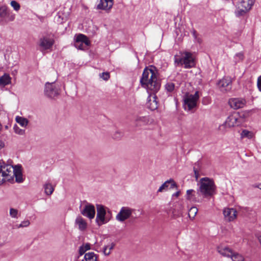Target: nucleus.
<instances>
[{
	"instance_id": "31",
	"label": "nucleus",
	"mask_w": 261,
	"mask_h": 261,
	"mask_svg": "<svg viewBox=\"0 0 261 261\" xmlns=\"http://www.w3.org/2000/svg\"><path fill=\"white\" fill-rule=\"evenodd\" d=\"M195 191L193 190H188L187 191V198L192 201H198L196 198L195 197L194 195L193 194V193H194Z\"/></svg>"
},
{
	"instance_id": "27",
	"label": "nucleus",
	"mask_w": 261,
	"mask_h": 261,
	"mask_svg": "<svg viewBox=\"0 0 261 261\" xmlns=\"http://www.w3.org/2000/svg\"><path fill=\"white\" fill-rule=\"evenodd\" d=\"M15 120L22 127H27L29 123V121L27 118L20 116H16L15 118Z\"/></svg>"
},
{
	"instance_id": "19",
	"label": "nucleus",
	"mask_w": 261,
	"mask_h": 261,
	"mask_svg": "<svg viewBox=\"0 0 261 261\" xmlns=\"http://www.w3.org/2000/svg\"><path fill=\"white\" fill-rule=\"evenodd\" d=\"M75 225L82 231H85L88 227L87 221L81 216H78L75 220Z\"/></svg>"
},
{
	"instance_id": "34",
	"label": "nucleus",
	"mask_w": 261,
	"mask_h": 261,
	"mask_svg": "<svg viewBox=\"0 0 261 261\" xmlns=\"http://www.w3.org/2000/svg\"><path fill=\"white\" fill-rule=\"evenodd\" d=\"M30 221L29 220H25L22 221L20 224L15 225V227L16 228L27 227L30 226Z\"/></svg>"
},
{
	"instance_id": "20",
	"label": "nucleus",
	"mask_w": 261,
	"mask_h": 261,
	"mask_svg": "<svg viewBox=\"0 0 261 261\" xmlns=\"http://www.w3.org/2000/svg\"><path fill=\"white\" fill-rule=\"evenodd\" d=\"M113 5V0H100L97 6L98 9L109 10Z\"/></svg>"
},
{
	"instance_id": "13",
	"label": "nucleus",
	"mask_w": 261,
	"mask_h": 261,
	"mask_svg": "<svg viewBox=\"0 0 261 261\" xmlns=\"http://www.w3.org/2000/svg\"><path fill=\"white\" fill-rule=\"evenodd\" d=\"M55 41L54 39L47 36L41 37L38 42L39 50L43 52L44 50L51 49L54 45Z\"/></svg>"
},
{
	"instance_id": "8",
	"label": "nucleus",
	"mask_w": 261,
	"mask_h": 261,
	"mask_svg": "<svg viewBox=\"0 0 261 261\" xmlns=\"http://www.w3.org/2000/svg\"><path fill=\"white\" fill-rule=\"evenodd\" d=\"M255 0H242L238 5L236 15L240 16L245 14L250 10Z\"/></svg>"
},
{
	"instance_id": "48",
	"label": "nucleus",
	"mask_w": 261,
	"mask_h": 261,
	"mask_svg": "<svg viewBox=\"0 0 261 261\" xmlns=\"http://www.w3.org/2000/svg\"><path fill=\"white\" fill-rule=\"evenodd\" d=\"M179 194H180V192L177 191L173 195V196H175V197H177L179 196Z\"/></svg>"
},
{
	"instance_id": "25",
	"label": "nucleus",
	"mask_w": 261,
	"mask_h": 261,
	"mask_svg": "<svg viewBox=\"0 0 261 261\" xmlns=\"http://www.w3.org/2000/svg\"><path fill=\"white\" fill-rule=\"evenodd\" d=\"M11 77L8 73H5L3 76L0 77V85L5 87L11 84Z\"/></svg>"
},
{
	"instance_id": "46",
	"label": "nucleus",
	"mask_w": 261,
	"mask_h": 261,
	"mask_svg": "<svg viewBox=\"0 0 261 261\" xmlns=\"http://www.w3.org/2000/svg\"><path fill=\"white\" fill-rule=\"evenodd\" d=\"M192 34L194 38H197V37L198 36V34L197 33L196 31L195 30H193L192 31Z\"/></svg>"
},
{
	"instance_id": "28",
	"label": "nucleus",
	"mask_w": 261,
	"mask_h": 261,
	"mask_svg": "<svg viewBox=\"0 0 261 261\" xmlns=\"http://www.w3.org/2000/svg\"><path fill=\"white\" fill-rule=\"evenodd\" d=\"M43 187L45 193L47 195H50L54 191V188L50 182H46L44 184Z\"/></svg>"
},
{
	"instance_id": "29",
	"label": "nucleus",
	"mask_w": 261,
	"mask_h": 261,
	"mask_svg": "<svg viewBox=\"0 0 261 261\" xmlns=\"http://www.w3.org/2000/svg\"><path fill=\"white\" fill-rule=\"evenodd\" d=\"M115 245V244L114 243H111L105 246L103 249V252L105 255H109L110 254L111 251L114 249Z\"/></svg>"
},
{
	"instance_id": "51",
	"label": "nucleus",
	"mask_w": 261,
	"mask_h": 261,
	"mask_svg": "<svg viewBox=\"0 0 261 261\" xmlns=\"http://www.w3.org/2000/svg\"><path fill=\"white\" fill-rule=\"evenodd\" d=\"M57 21L59 22H62V21H60L59 20H57Z\"/></svg>"
},
{
	"instance_id": "47",
	"label": "nucleus",
	"mask_w": 261,
	"mask_h": 261,
	"mask_svg": "<svg viewBox=\"0 0 261 261\" xmlns=\"http://www.w3.org/2000/svg\"><path fill=\"white\" fill-rule=\"evenodd\" d=\"M4 146H5L4 142L3 141L0 140V149H1L3 148H4Z\"/></svg>"
},
{
	"instance_id": "38",
	"label": "nucleus",
	"mask_w": 261,
	"mask_h": 261,
	"mask_svg": "<svg viewBox=\"0 0 261 261\" xmlns=\"http://www.w3.org/2000/svg\"><path fill=\"white\" fill-rule=\"evenodd\" d=\"M10 5L16 11H18L20 9V6L16 1L13 0L10 2Z\"/></svg>"
},
{
	"instance_id": "1",
	"label": "nucleus",
	"mask_w": 261,
	"mask_h": 261,
	"mask_svg": "<svg viewBox=\"0 0 261 261\" xmlns=\"http://www.w3.org/2000/svg\"><path fill=\"white\" fill-rule=\"evenodd\" d=\"M154 67L145 68L140 80L142 87L147 89L148 93H156L160 89L161 84L158 80Z\"/></svg>"
},
{
	"instance_id": "43",
	"label": "nucleus",
	"mask_w": 261,
	"mask_h": 261,
	"mask_svg": "<svg viewBox=\"0 0 261 261\" xmlns=\"http://www.w3.org/2000/svg\"><path fill=\"white\" fill-rule=\"evenodd\" d=\"M193 170L194 172L195 177L196 178V180H197L199 176L198 170L196 169L195 167H194Z\"/></svg>"
},
{
	"instance_id": "14",
	"label": "nucleus",
	"mask_w": 261,
	"mask_h": 261,
	"mask_svg": "<svg viewBox=\"0 0 261 261\" xmlns=\"http://www.w3.org/2000/svg\"><path fill=\"white\" fill-rule=\"evenodd\" d=\"M134 211L130 207L123 206L117 214L116 219L119 222H123L130 217Z\"/></svg>"
},
{
	"instance_id": "2",
	"label": "nucleus",
	"mask_w": 261,
	"mask_h": 261,
	"mask_svg": "<svg viewBox=\"0 0 261 261\" xmlns=\"http://www.w3.org/2000/svg\"><path fill=\"white\" fill-rule=\"evenodd\" d=\"M198 193L204 197H208L215 193L216 186L214 181L208 177L200 179Z\"/></svg>"
},
{
	"instance_id": "30",
	"label": "nucleus",
	"mask_w": 261,
	"mask_h": 261,
	"mask_svg": "<svg viewBox=\"0 0 261 261\" xmlns=\"http://www.w3.org/2000/svg\"><path fill=\"white\" fill-rule=\"evenodd\" d=\"M10 216L13 219H18L20 215L18 211L14 208H10L9 212Z\"/></svg>"
},
{
	"instance_id": "12",
	"label": "nucleus",
	"mask_w": 261,
	"mask_h": 261,
	"mask_svg": "<svg viewBox=\"0 0 261 261\" xmlns=\"http://www.w3.org/2000/svg\"><path fill=\"white\" fill-rule=\"evenodd\" d=\"M81 214L90 220L93 219L95 216V208L94 206L89 203L86 202L83 208L80 207Z\"/></svg>"
},
{
	"instance_id": "49",
	"label": "nucleus",
	"mask_w": 261,
	"mask_h": 261,
	"mask_svg": "<svg viewBox=\"0 0 261 261\" xmlns=\"http://www.w3.org/2000/svg\"><path fill=\"white\" fill-rule=\"evenodd\" d=\"M254 187L255 188H257L261 190V184H258V185H255L254 186Z\"/></svg>"
},
{
	"instance_id": "44",
	"label": "nucleus",
	"mask_w": 261,
	"mask_h": 261,
	"mask_svg": "<svg viewBox=\"0 0 261 261\" xmlns=\"http://www.w3.org/2000/svg\"><path fill=\"white\" fill-rule=\"evenodd\" d=\"M257 86L259 91L261 92V75L257 79Z\"/></svg>"
},
{
	"instance_id": "32",
	"label": "nucleus",
	"mask_w": 261,
	"mask_h": 261,
	"mask_svg": "<svg viewBox=\"0 0 261 261\" xmlns=\"http://www.w3.org/2000/svg\"><path fill=\"white\" fill-rule=\"evenodd\" d=\"M241 138H247L248 139H251L253 138L254 135L253 133L248 130H243L241 134Z\"/></svg>"
},
{
	"instance_id": "35",
	"label": "nucleus",
	"mask_w": 261,
	"mask_h": 261,
	"mask_svg": "<svg viewBox=\"0 0 261 261\" xmlns=\"http://www.w3.org/2000/svg\"><path fill=\"white\" fill-rule=\"evenodd\" d=\"M232 261H244V257L237 252H233V255L231 257Z\"/></svg>"
},
{
	"instance_id": "40",
	"label": "nucleus",
	"mask_w": 261,
	"mask_h": 261,
	"mask_svg": "<svg viewBox=\"0 0 261 261\" xmlns=\"http://www.w3.org/2000/svg\"><path fill=\"white\" fill-rule=\"evenodd\" d=\"M122 136V133L119 130L116 131L113 135V138L115 140H119Z\"/></svg>"
},
{
	"instance_id": "23",
	"label": "nucleus",
	"mask_w": 261,
	"mask_h": 261,
	"mask_svg": "<svg viewBox=\"0 0 261 261\" xmlns=\"http://www.w3.org/2000/svg\"><path fill=\"white\" fill-rule=\"evenodd\" d=\"M169 185H170V188L171 189L177 187L176 184L174 180L170 179L166 181L162 185V186L158 189V192H162L166 190L169 186Z\"/></svg>"
},
{
	"instance_id": "17",
	"label": "nucleus",
	"mask_w": 261,
	"mask_h": 261,
	"mask_svg": "<svg viewBox=\"0 0 261 261\" xmlns=\"http://www.w3.org/2000/svg\"><path fill=\"white\" fill-rule=\"evenodd\" d=\"M231 78L226 77L219 81L218 86L221 91L226 92L231 89Z\"/></svg>"
},
{
	"instance_id": "42",
	"label": "nucleus",
	"mask_w": 261,
	"mask_h": 261,
	"mask_svg": "<svg viewBox=\"0 0 261 261\" xmlns=\"http://www.w3.org/2000/svg\"><path fill=\"white\" fill-rule=\"evenodd\" d=\"M100 77L105 81H107L110 78V74L109 72H103L100 74Z\"/></svg>"
},
{
	"instance_id": "3",
	"label": "nucleus",
	"mask_w": 261,
	"mask_h": 261,
	"mask_svg": "<svg viewBox=\"0 0 261 261\" xmlns=\"http://www.w3.org/2000/svg\"><path fill=\"white\" fill-rule=\"evenodd\" d=\"M96 216L95 222L98 226L109 222L112 217V212L110 209L102 204H96Z\"/></svg>"
},
{
	"instance_id": "37",
	"label": "nucleus",
	"mask_w": 261,
	"mask_h": 261,
	"mask_svg": "<svg viewBox=\"0 0 261 261\" xmlns=\"http://www.w3.org/2000/svg\"><path fill=\"white\" fill-rule=\"evenodd\" d=\"M165 89L169 92H171L173 91L175 88V85L174 83L172 82H168L165 85Z\"/></svg>"
},
{
	"instance_id": "9",
	"label": "nucleus",
	"mask_w": 261,
	"mask_h": 261,
	"mask_svg": "<svg viewBox=\"0 0 261 261\" xmlns=\"http://www.w3.org/2000/svg\"><path fill=\"white\" fill-rule=\"evenodd\" d=\"M242 122L243 119L240 118L239 114L238 113H233L227 117L224 124L219 126V129H221L224 126L228 127L239 126L242 124Z\"/></svg>"
},
{
	"instance_id": "26",
	"label": "nucleus",
	"mask_w": 261,
	"mask_h": 261,
	"mask_svg": "<svg viewBox=\"0 0 261 261\" xmlns=\"http://www.w3.org/2000/svg\"><path fill=\"white\" fill-rule=\"evenodd\" d=\"M82 261H97L96 255L93 252L85 253Z\"/></svg>"
},
{
	"instance_id": "7",
	"label": "nucleus",
	"mask_w": 261,
	"mask_h": 261,
	"mask_svg": "<svg viewBox=\"0 0 261 261\" xmlns=\"http://www.w3.org/2000/svg\"><path fill=\"white\" fill-rule=\"evenodd\" d=\"M60 86L55 81L47 82L45 84L44 93L48 97L54 98L60 95Z\"/></svg>"
},
{
	"instance_id": "4",
	"label": "nucleus",
	"mask_w": 261,
	"mask_h": 261,
	"mask_svg": "<svg viewBox=\"0 0 261 261\" xmlns=\"http://www.w3.org/2000/svg\"><path fill=\"white\" fill-rule=\"evenodd\" d=\"M174 62L177 66H184L185 68H191L195 66L194 58L191 53L184 52L181 57L176 55L174 56Z\"/></svg>"
},
{
	"instance_id": "6",
	"label": "nucleus",
	"mask_w": 261,
	"mask_h": 261,
	"mask_svg": "<svg viewBox=\"0 0 261 261\" xmlns=\"http://www.w3.org/2000/svg\"><path fill=\"white\" fill-rule=\"evenodd\" d=\"M199 98L198 91H196L193 95L186 93L184 96V106L185 110L191 111L196 108Z\"/></svg>"
},
{
	"instance_id": "39",
	"label": "nucleus",
	"mask_w": 261,
	"mask_h": 261,
	"mask_svg": "<svg viewBox=\"0 0 261 261\" xmlns=\"http://www.w3.org/2000/svg\"><path fill=\"white\" fill-rule=\"evenodd\" d=\"M13 129L16 134H18L19 135H23L25 133V130L20 128L16 125L14 126Z\"/></svg>"
},
{
	"instance_id": "18",
	"label": "nucleus",
	"mask_w": 261,
	"mask_h": 261,
	"mask_svg": "<svg viewBox=\"0 0 261 261\" xmlns=\"http://www.w3.org/2000/svg\"><path fill=\"white\" fill-rule=\"evenodd\" d=\"M150 94L148 97L147 107L151 111L156 110L158 107V102L156 100L157 96L155 93H149Z\"/></svg>"
},
{
	"instance_id": "45",
	"label": "nucleus",
	"mask_w": 261,
	"mask_h": 261,
	"mask_svg": "<svg viewBox=\"0 0 261 261\" xmlns=\"http://www.w3.org/2000/svg\"><path fill=\"white\" fill-rule=\"evenodd\" d=\"M196 42L198 43L199 44L201 43L202 42V39L199 36V35L197 37V38H194Z\"/></svg>"
},
{
	"instance_id": "22",
	"label": "nucleus",
	"mask_w": 261,
	"mask_h": 261,
	"mask_svg": "<svg viewBox=\"0 0 261 261\" xmlns=\"http://www.w3.org/2000/svg\"><path fill=\"white\" fill-rule=\"evenodd\" d=\"M14 170V177H15L16 181L18 183L22 182L23 181V179L22 177L21 166H15Z\"/></svg>"
},
{
	"instance_id": "5",
	"label": "nucleus",
	"mask_w": 261,
	"mask_h": 261,
	"mask_svg": "<svg viewBox=\"0 0 261 261\" xmlns=\"http://www.w3.org/2000/svg\"><path fill=\"white\" fill-rule=\"evenodd\" d=\"M14 169V167L11 165L0 163V185L13 179Z\"/></svg>"
},
{
	"instance_id": "36",
	"label": "nucleus",
	"mask_w": 261,
	"mask_h": 261,
	"mask_svg": "<svg viewBox=\"0 0 261 261\" xmlns=\"http://www.w3.org/2000/svg\"><path fill=\"white\" fill-rule=\"evenodd\" d=\"M90 249V245L89 244H86L80 247L79 249V253L81 255L84 254L85 252Z\"/></svg>"
},
{
	"instance_id": "21",
	"label": "nucleus",
	"mask_w": 261,
	"mask_h": 261,
	"mask_svg": "<svg viewBox=\"0 0 261 261\" xmlns=\"http://www.w3.org/2000/svg\"><path fill=\"white\" fill-rule=\"evenodd\" d=\"M218 252L222 255L227 257H231L233 254V251L228 247H218L217 248Z\"/></svg>"
},
{
	"instance_id": "50",
	"label": "nucleus",
	"mask_w": 261,
	"mask_h": 261,
	"mask_svg": "<svg viewBox=\"0 0 261 261\" xmlns=\"http://www.w3.org/2000/svg\"><path fill=\"white\" fill-rule=\"evenodd\" d=\"M57 16H58V18L59 19V18H60V17H61V16H60L59 14H58V15H57Z\"/></svg>"
},
{
	"instance_id": "10",
	"label": "nucleus",
	"mask_w": 261,
	"mask_h": 261,
	"mask_svg": "<svg viewBox=\"0 0 261 261\" xmlns=\"http://www.w3.org/2000/svg\"><path fill=\"white\" fill-rule=\"evenodd\" d=\"M74 46L81 50L85 49L90 44L87 37L83 34H80L75 36Z\"/></svg>"
},
{
	"instance_id": "15",
	"label": "nucleus",
	"mask_w": 261,
	"mask_h": 261,
	"mask_svg": "<svg viewBox=\"0 0 261 261\" xmlns=\"http://www.w3.org/2000/svg\"><path fill=\"white\" fill-rule=\"evenodd\" d=\"M223 214L225 221L231 222L236 219L238 212L233 208L225 207L223 211Z\"/></svg>"
},
{
	"instance_id": "41",
	"label": "nucleus",
	"mask_w": 261,
	"mask_h": 261,
	"mask_svg": "<svg viewBox=\"0 0 261 261\" xmlns=\"http://www.w3.org/2000/svg\"><path fill=\"white\" fill-rule=\"evenodd\" d=\"M236 61L239 62L242 61L244 58V54L243 53H239L237 54L234 57Z\"/></svg>"
},
{
	"instance_id": "33",
	"label": "nucleus",
	"mask_w": 261,
	"mask_h": 261,
	"mask_svg": "<svg viewBox=\"0 0 261 261\" xmlns=\"http://www.w3.org/2000/svg\"><path fill=\"white\" fill-rule=\"evenodd\" d=\"M198 212V208L196 207H192L189 211V217L191 219H194Z\"/></svg>"
},
{
	"instance_id": "16",
	"label": "nucleus",
	"mask_w": 261,
	"mask_h": 261,
	"mask_svg": "<svg viewBox=\"0 0 261 261\" xmlns=\"http://www.w3.org/2000/svg\"><path fill=\"white\" fill-rule=\"evenodd\" d=\"M246 103L245 99L242 98H232L228 101L230 107L234 110L243 108Z\"/></svg>"
},
{
	"instance_id": "24",
	"label": "nucleus",
	"mask_w": 261,
	"mask_h": 261,
	"mask_svg": "<svg viewBox=\"0 0 261 261\" xmlns=\"http://www.w3.org/2000/svg\"><path fill=\"white\" fill-rule=\"evenodd\" d=\"M135 122L137 126H142L148 124L149 119L146 116H137L136 118Z\"/></svg>"
},
{
	"instance_id": "11",
	"label": "nucleus",
	"mask_w": 261,
	"mask_h": 261,
	"mask_svg": "<svg viewBox=\"0 0 261 261\" xmlns=\"http://www.w3.org/2000/svg\"><path fill=\"white\" fill-rule=\"evenodd\" d=\"M15 19V15L10 13V10L6 5L0 7V22L12 21Z\"/></svg>"
}]
</instances>
